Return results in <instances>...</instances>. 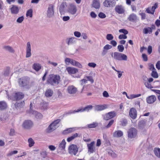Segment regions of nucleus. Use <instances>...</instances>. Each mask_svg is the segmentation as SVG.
<instances>
[{"mask_svg": "<svg viewBox=\"0 0 160 160\" xmlns=\"http://www.w3.org/2000/svg\"><path fill=\"white\" fill-rule=\"evenodd\" d=\"M18 152V151H12L10 152L7 155L8 156H10L14 154H16Z\"/></svg>", "mask_w": 160, "mask_h": 160, "instance_id": "63", "label": "nucleus"}, {"mask_svg": "<svg viewBox=\"0 0 160 160\" xmlns=\"http://www.w3.org/2000/svg\"><path fill=\"white\" fill-rule=\"evenodd\" d=\"M28 142L29 143V147H30L33 146L35 143L34 141L31 138H30L28 139Z\"/></svg>", "mask_w": 160, "mask_h": 160, "instance_id": "41", "label": "nucleus"}, {"mask_svg": "<svg viewBox=\"0 0 160 160\" xmlns=\"http://www.w3.org/2000/svg\"><path fill=\"white\" fill-rule=\"evenodd\" d=\"M67 7V5L66 3L63 2L60 5L59 8V11L61 14H62L64 13L65 8Z\"/></svg>", "mask_w": 160, "mask_h": 160, "instance_id": "24", "label": "nucleus"}, {"mask_svg": "<svg viewBox=\"0 0 160 160\" xmlns=\"http://www.w3.org/2000/svg\"><path fill=\"white\" fill-rule=\"evenodd\" d=\"M76 38L74 37H72L67 39V43L68 45L72 44L75 43L76 41Z\"/></svg>", "mask_w": 160, "mask_h": 160, "instance_id": "29", "label": "nucleus"}, {"mask_svg": "<svg viewBox=\"0 0 160 160\" xmlns=\"http://www.w3.org/2000/svg\"><path fill=\"white\" fill-rule=\"evenodd\" d=\"M137 134V131L134 128H131L129 129L128 131V137L130 138H135Z\"/></svg>", "mask_w": 160, "mask_h": 160, "instance_id": "10", "label": "nucleus"}, {"mask_svg": "<svg viewBox=\"0 0 160 160\" xmlns=\"http://www.w3.org/2000/svg\"><path fill=\"white\" fill-rule=\"evenodd\" d=\"M78 136V134L77 133H75L71 137H68L67 139V141L68 142H70L77 137Z\"/></svg>", "mask_w": 160, "mask_h": 160, "instance_id": "37", "label": "nucleus"}, {"mask_svg": "<svg viewBox=\"0 0 160 160\" xmlns=\"http://www.w3.org/2000/svg\"><path fill=\"white\" fill-rule=\"evenodd\" d=\"M24 104L25 103L24 101L20 102H17L16 103H15V106L16 108H20L24 106Z\"/></svg>", "mask_w": 160, "mask_h": 160, "instance_id": "35", "label": "nucleus"}, {"mask_svg": "<svg viewBox=\"0 0 160 160\" xmlns=\"http://www.w3.org/2000/svg\"><path fill=\"white\" fill-rule=\"evenodd\" d=\"M24 19L23 16H21L18 18L17 20V22L19 23H21L23 20Z\"/></svg>", "mask_w": 160, "mask_h": 160, "instance_id": "55", "label": "nucleus"}, {"mask_svg": "<svg viewBox=\"0 0 160 160\" xmlns=\"http://www.w3.org/2000/svg\"><path fill=\"white\" fill-rule=\"evenodd\" d=\"M127 36H126V35H125L124 34H121L119 35L118 37V38L119 39H126L127 38Z\"/></svg>", "mask_w": 160, "mask_h": 160, "instance_id": "61", "label": "nucleus"}, {"mask_svg": "<svg viewBox=\"0 0 160 160\" xmlns=\"http://www.w3.org/2000/svg\"><path fill=\"white\" fill-rule=\"evenodd\" d=\"M3 49L11 53H14V50L10 46H5L3 47Z\"/></svg>", "mask_w": 160, "mask_h": 160, "instance_id": "32", "label": "nucleus"}, {"mask_svg": "<svg viewBox=\"0 0 160 160\" xmlns=\"http://www.w3.org/2000/svg\"><path fill=\"white\" fill-rule=\"evenodd\" d=\"M92 108L93 107L92 105H89L83 108L79 109L77 110H75L74 111L71 110L67 112V114H69L72 113H75L78 112H82L84 111L88 112L89 110H92Z\"/></svg>", "mask_w": 160, "mask_h": 160, "instance_id": "3", "label": "nucleus"}, {"mask_svg": "<svg viewBox=\"0 0 160 160\" xmlns=\"http://www.w3.org/2000/svg\"><path fill=\"white\" fill-rule=\"evenodd\" d=\"M115 10L116 12L119 14H123L125 11L124 7L121 5L116 6L115 8Z\"/></svg>", "mask_w": 160, "mask_h": 160, "instance_id": "12", "label": "nucleus"}, {"mask_svg": "<svg viewBox=\"0 0 160 160\" xmlns=\"http://www.w3.org/2000/svg\"><path fill=\"white\" fill-rule=\"evenodd\" d=\"M98 124L97 122H95L92 123L88 125V128H96L98 125Z\"/></svg>", "mask_w": 160, "mask_h": 160, "instance_id": "40", "label": "nucleus"}, {"mask_svg": "<svg viewBox=\"0 0 160 160\" xmlns=\"http://www.w3.org/2000/svg\"><path fill=\"white\" fill-rule=\"evenodd\" d=\"M120 59L119 61H127L128 59V57L126 55L122 53H120Z\"/></svg>", "mask_w": 160, "mask_h": 160, "instance_id": "36", "label": "nucleus"}, {"mask_svg": "<svg viewBox=\"0 0 160 160\" xmlns=\"http://www.w3.org/2000/svg\"><path fill=\"white\" fill-rule=\"evenodd\" d=\"M60 121V119L54 121L48 126L47 130L48 132H51L56 129L58 127V124Z\"/></svg>", "mask_w": 160, "mask_h": 160, "instance_id": "4", "label": "nucleus"}, {"mask_svg": "<svg viewBox=\"0 0 160 160\" xmlns=\"http://www.w3.org/2000/svg\"><path fill=\"white\" fill-rule=\"evenodd\" d=\"M95 144V142L93 141L89 144H87V146L88 148V152L90 153H93L95 152V149L94 147V145Z\"/></svg>", "mask_w": 160, "mask_h": 160, "instance_id": "16", "label": "nucleus"}, {"mask_svg": "<svg viewBox=\"0 0 160 160\" xmlns=\"http://www.w3.org/2000/svg\"><path fill=\"white\" fill-rule=\"evenodd\" d=\"M98 16L101 18H104L106 17L105 14L102 12H100L98 14Z\"/></svg>", "mask_w": 160, "mask_h": 160, "instance_id": "62", "label": "nucleus"}, {"mask_svg": "<svg viewBox=\"0 0 160 160\" xmlns=\"http://www.w3.org/2000/svg\"><path fill=\"white\" fill-rule=\"evenodd\" d=\"M19 86L26 88H30L29 85V78L28 77H25L19 79L18 80Z\"/></svg>", "mask_w": 160, "mask_h": 160, "instance_id": "2", "label": "nucleus"}, {"mask_svg": "<svg viewBox=\"0 0 160 160\" xmlns=\"http://www.w3.org/2000/svg\"><path fill=\"white\" fill-rule=\"evenodd\" d=\"M31 113L34 115L35 117L38 118H41L42 117V115L41 113L36 111H31Z\"/></svg>", "mask_w": 160, "mask_h": 160, "instance_id": "33", "label": "nucleus"}, {"mask_svg": "<svg viewBox=\"0 0 160 160\" xmlns=\"http://www.w3.org/2000/svg\"><path fill=\"white\" fill-rule=\"evenodd\" d=\"M113 122H114V120H111L109 121L108 124L104 128H109L111 126V125L113 124Z\"/></svg>", "mask_w": 160, "mask_h": 160, "instance_id": "51", "label": "nucleus"}, {"mask_svg": "<svg viewBox=\"0 0 160 160\" xmlns=\"http://www.w3.org/2000/svg\"><path fill=\"white\" fill-rule=\"evenodd\" d=\"M47 17L48 18H52L54 15V5L50 4L49 5L47 11Z\"/></svg>", "mask_w": 160, "mask_h": 160, "instance_id": "6", "label": "nucleus"}, {"mask_svg": "<svg viewBox=\"0 0 160 160\" xmlns=\"http://www.w3.org/2000/svg\"><path fill=\"white\" fill-rule=\"evenodd\" d=\"M66 144V142L65 140L64 139H63L59 145L58 150L61 153H64Z\"/></svg>", "mask_w": 160, "mask_h": 160, "instance_id": "8", "label": "nucleus"}, {"mask_svg": "<svg viewBox=\"0 0 160 160\" xmlns=\"http://www.w3.org/2000/svg\"><path fill=\"white\" fill-rule=\"evenodd\" d=\"M77 11L76 6L73 4H71L68 10L69 12L71 14L74 15L76 13Z\"/></svg>", "mask_w": 160, "mask_h": 160, "instance_id": "18", "label": "nucleus"}, {"mask_svg": "<svg viewBox=\"0 0 160 160\" xmlns=\"http://www.w3.org/2000/svg\"><path fill=\"white\" fill-rule=\"evenodd\" d=\"M74 36L77 38H79L81 36V33L79 32L75 31L74 32Z\"/></svg>", "mask_w": 160, "mask_h": 160, "instance_id": "64", "label": "nucleus"}, {"mask_svg": "<svg viewBox=\"0 0 160 160\" xmlns=\"http://www.w3.org/2000/svg\"><path fill=\"white\" fill-rule=\"evenodd\" d=\"M33 126V122L30 120H26L23 123L22 127L25 129H29Z\"/></svg>", "mask_w": 160, "mask_h": 160, "instance_id": "7", "label": "nucleus"}, {"mask_svg": "<svg viewBox=\"0 0 160 160\" xmlns=\"http://www.w3.org/2000/svg\"><path fill=\"white\" fill-rule=\"evenodd\" d=\"M119 32L123 33L125 35H126L128 34V31L124 29H120L119 30Z\"/></svg>", "mask_w": 160, "mask_h": 160, "instance_id": "52", "label": "nucleus"}, {"mask_svg": "<svg viewBox=\"0 0 160 160\" xmlns=\"http://www.w3.org/2000/svg\"><path fill=\"white\" fill-rule=\"evenodd\" d=\"M75 60L69 58H66L65 60V62L66 65H69L70 64L73 65L74 64Z\"/></svg>", "mask_w": 160, "mask_h": 160, "instance_id": "26", "label": "nucleus"}, {"mask_svg": "<svg viewBox=\"0 0 160 160\" xmlns=\"http://www.w3.org/2000/svg\"><path fill=\"white\" fill-rule=\"evenodd\" d=\"M141 96V94H131L129 95L128 97V98L129 99H132L134 98H135L139 97Z\"/></svg>", "mask_w": 160, "mask_h": 160, "instance_id": "42", "label": "nucleus"}, {"mask_svg": "<svg viewBox=\"0 0 160 160\" xmlns=\"http://www.w3.org/2000/svg\"><path fill=\"white\" fill-rule=\"evenodd\" d=\"M60 78L59 75L53 74H50L49 75L47 82L48 83L52 85H57L59 83Z\"/></svg>", "mask_w": 160, "mask_h": 160, "instance_id": "1", "label": "nucleus"}, {"mask_svg": "<svg viewBox=\"0 0 160 160\" xmlns=\"http://www.w3.org/2000/svg\"><path fill=\"white\" fill-rule=\"evenodd\" d=\"M103 5L107 7H112L116 4V2L113 0H105L103 2Z\"/></svg>", "mask_w": 160, "mask_h": 160, "instance_id": "9", "label": "nucleus"}, {"mask_svg": "<svg viewBox=\"0 0 160 160\" xmlns=\"http://www.w3.org/2000/svg\"><path fill=\"white\" fill-rule=\"evenodd\" d=\"M10 10L11 13L13 14H17L19 12L20 8L16 5H12L10 8Z\"/></svg>", "mask_w": 160, "mask_h": 160, "instance_id": "15", "label": "nucleus"}, {"mask_svg": "<svg viewBox=\"0 0 160 160\" xmlns=\"http://www.w3.org/2000/svg\"><path fill=\"white\" fill-rule=\"evenodd\" d=\"M128 19L131 22H136L137 19V17L136 14L134 13H132L128 17Z\"/></svg>", "mask_w": 160, "mask_h": 160, "instance_id": "22", "label": "nucleus"}, {"mask_svg": "<svg viewBox=\"0 0 160 160\" xmlns=\"http://www.w3.org/2000/svg\"><path fill=\"white\" fill-rule=\"evenodd\" d=\"M48 104L46 102H43L42 103V108L44 109H47L48 108Z\"/></svg>", "mask_w": 160, "mask_h": 160, "instance_id": "59", "label": "nucleus"}, {"mask_svg": "<svg viewBox=\"0 0 160 160\" xmlns=\"http://www.w3.org/2000/svg\"><path fill=\"white\" fill-rule=\"evenodd\" d=\"M41 66L38 63H34L33 65L32 68L36 71H39L41 69Z\"/></svg>", "mask_w": 160, "mask_h": 160, "instance_id": "34", "label": "nucleus"}, {"mask_svg": "<svg viewBox=\"0 0 160 160\" xmlns=\"http://www.w3.org/2000/svg\"><path fill=\"white\" fill-rule=\"evenodd\" d=\"M88 65L89 67L94 68L97 65L94 62H89L88 64Z\"/></svg>", "mask_w": 160, "mask_h": 160, "instance_id": "60", "label": "nucleus"}, {"mask_svg": "<svg viewBox=\"0 0 160 160\" xmlns=\"http://www.w3.org/2000/svg\"><path fill=\"white\" fill-rule=\"evenodd\" d=\"M66 70L68 73L70 74H74L78 72V69L77 68L72 67H68Z\"/></svg>", "mask_w": 160, "mask_h": 160, "instance_id": "17", "label": "nucleus"}, {"mask_svg": "<svg viewBox=\"0 0 160 160\" xmlns=\"http://www.w3.org/2000/svg\"><path fill=\"white\" fill-rule=\"evenodd\" d=\"M24 96V95L22 92H18L15 93L14 98L16 100H18L23 98Z\"/></svg>", "mask_w": 160, "mask_h": 160, "instance_id": "21", "label": "nucleus"}, {"mask_svg": "<svg viewBox=\"0 0 160 160\" xmlns=\"http://www.w3.org/2000/svg\"><path fill=\"white\" fill-rule=\"evenodd\" d=\"M106 38L108 40L110 41L113 39V37L112 34H108L106 36Z\"/></svg>", "mask_w": 160, "mask_h": 160, "instance_id": "50", "label": "nucleus"}, {"mask_svg": "<svg viewBox=\"0 0 160 160\" xmlns=\"http://www.w3.org/2000/svg\"><path fill=\"white\" fill-rule=\"evenodd\" d=\"M78 151V148L76 145L72 144L68 147V153L71 155H76Z\"/></svg>", "mask_w": 160, "mask_h": 160, "instance_id": "5", "label": "nucleus"}, {"mask_svg": "<svg viewBox=\"0 0 160 160\" xmlns=\"http://www.w3.org/2000/svg\"><path fill=\"white\" fill-rule=\"evenodd\" d=\"M75 130L74 128H68L64 131V133H69Z\"/></svg>", "mask_w": 160, "mask_h": 160, "instance_id": "49", "label": "nucleus"}, {"mask_svg": "<svg viewBox=\"0 0 160 160\" xmlns=\"http://www.w3.org/2000/svg\"><path fill=\"white\" fill-rule=\"evenodd\" d=\"M129 115L132 119L136 118L137 115L136 110L133 108H131L129 112Z\"/></svg>", "mask_w": 160, "mask_h": 160, "instance_id": "19", "label": "nucleus"}, {"mask_svg": "<svg viewBox=\"0 0 160 160\" xmlns=\"http://www.w3.org/2000/svg\"><path fill=\"white\" fill-rule=\"evenodd\" d=\"M26 15L27 17L29 16L31 18L32 16V9L28 10L26 13Z\"/></svg>", "mask_w": 160, "mask_h": 160, "instance_id": "46", "label": "nucleus"}, {"mask_svg": "<svg viewBox=\"0 0 160 160\" xmlns=\"http://www.w3.org/2000/svg\"><path fill=\"white\" fill-rule=\"evenodd\" d=\"M53 91L51 89H48L46 90L45 92V96L49 98L51 97L53 95Z\"/></svg>", "mask_w": 160, "mask_h": 160, "instance_id": "28", "label": "nucleus"}, {"mask_svg": "<svg viewBox=\"0 0 160 160\" xmlns=\"http://www.w3.org/2000/svg\"><path fill=\"white\" fill-rule=\"evenodd\" d=\"M151 75L152 77L155 78H157L158 77V73L156 72V70L152 71Z\"/></svg>", "mask_w": 160, "mask_h": 160, "instance_id": "45", "label": "nucleus"}, {"mask_svg": "<svg viewBox=\"0 0 160 160\" xmlns=\"http://www.w3.org/2000/svg\"><path fill=\"white\" fill-rule=\"evenodd\" d=\"M123 135V132L121 130L115 131L113 133V136L115 138H120Z\"/></svg>", "mask_w": 160, "mask_h": 160, "instance_id": "23", "label": "nucleus"}, {"mask_svg": "<svg viewBox=\"0 0 160 160\" xmlns=\"http://www.w3.org/2000/svg\"><path fill=\"white\" fill-rule=\"evenodd\" d=\"M121 124L122 126H125L127 124V120L125 118H122L121 120Z\"/></svg>", "mask_w": 160, "mask_h": 160, "instance_id": "47", "label": "nucleus"}, {"mask_svg": "<svg viewBox=\"0 0 160 160\" xmlns=\"http://www.w3.org/2000/svg\"><path fill=\"white\" fill-rule=\"evenodd\" d=\"M73 66H76L80 68H82V64L76 60L75 61Z\"/></svg>", "mask_w": 160, "mask_h": 160, "instance_id": "44", "label": "nucleus"}, {"mask_svg": "<svg viewBox=\"0 0 160 160\" xmlns=\"http://www.w3.org/2000/svg\"><path fill=\"white\" fill-rule=\"evenodd\" d=\"M152 32V30L150 27L146 28L143 29V33L145 34H147L148 33H151Z\"/></svg>", "mask_w": 160, "mask_h": 160, "instance_id": "38", "label": "nucleus"}, {"mask_svg": "<svg viewBox=\"0 0 160 160\" xmlns=\"http://www.w3.org/2000/svg\"><path fill=\"white\" fill-rule=\"evenodd\" d=\"M156 99V97L154 95H151L146 98L147 102L149 104H152L155 102Z\"/></svg>", "mask_w": 160, "mask_h": 160, "instance_id": "20", "label": "nucleus"}, {"mask_svg": "<svg viewBox=\"0 0 160 160\" xmlns=\"http://www.w3.org/2000/svg\"><path fill=\"white\" fill-rule=\"evenodd\" d=\"M73 66H76L80 68H82V64L76 60L75 61Z\"/></svg>", "mask_w": 160, "mask_h": 160, "instance_id": "43", "label": "nucleus"}, {"mask_svg": "<svg viewBox=\"0 0 160 160\" xmlns=\"http://www.w3.org/2000/svg\"><path fill=\"white\" fill-rule=\"evenodd\" d=\"M155 155L158 157L160 158V149L155 148L154 150Z\"/></svg>", "mask_w": 160, "mask_h": 160, "instance_id": "39", "label": "nucleus"}, {"mask_svg": "<svg viewBox=\"0 0 160 160\" xmlns=\"http://www.w3.org/2000/svg\"><path fill=\"white\" fill-rule=\"evenodd\" d=\"M120 52H115L111 53V56L114 59L116 60L119 61L120 59Z\"/></svg>", "mask_w": 160, "mask_h": 160, "instance_id": "25", "label": "nucleus"}, {"mask_svg": "<svg viewBox=\"0 0 160 160\" xmlns=\"http://www.w3.org/2000/svg\"><path fill=\"white\" fill-rule=\"evenodd\" d=\"M158 6V3H156L154 4V6L152 7L151 11H152V13H154L155 10L157 8Z\"/></svg>", "mask_w": 160, "mask_h": 160, "instance_id": "57", "label": "nucleus"}, {"mask_svg": "<svg viewBox=\"0 0 160 160\" xmlns=\"http://www.w3.org/2000/svg\"><path fill=\"white\" fill-rule=\"evenodd\" d=\"M31 49L30 43V42H28L27 43L26 46V58H28L31 57Z\"/></svg>", "mask_w": 160, "mask_h": 160, "instance_id": "14", "label": "nucleus"}, {"mask_svg": "<svg viewBox=\"0 0 160 160\" xmlns=\"http://www.w3.org/2000/svg\"><path fill=\"white\" fill-rule=\"evenodd\" d=\"M7 107V104L4 101H0V110H3L6 109Z\"/></svg>", "mask_w": 160, "mask_h": 160, "instance_id": "31", "label": "nucleus"}, {"mask_svg": "<svg viewBox=\"0 0 160 160\" xmlns=\"http://www.w3.org/2000/svg\"><path fill=\"white\" fill-rule=\"evenodd\" d=\"M149 69L152 71L153 70H156V69L154 68V66L153 64H149Z\"/></svg>", "mask_w": 160, "mask_h": 160, "instance_id": "56", "label": "nucleus"}, {"mask_svg": "<svg viewBox=\"0 0 160 160\" xmlns=\"http://www.w3.org/2000/svg\"><path fill=\"white\" fill-rule=\"evenodd\" d=\"M92 6L93 8L96 9H98L100 7V4L98 0H93Z\"/></svg>", "mask_w": 160, "mask_h": 160, "instance_id": "30", "label": "nucleus"}, {"mask_svg": "<svg viewBox=\"0 0 160 160\" xmlns=\"http://www.w3.org/2000/svg\"><path fill=\"white\" fill-rule=\"evenodd\" d=\"M117 48L120 52H122L124 50V47L122 45H118Z\"/></svg>", "mask_w": 160, "mask_h": 160, "instance_id": "48", "label": "nucleus"}, {"mask_svg": "<svg viewBox=\"0 0 160 160\" xmlns=\"http://www.w3.org/2000/svg\"><path fill=\"white\" fill-rule=\"evenodd\" d=\"M107 108L106 105H97L95 106V110L96 111L103 110Z\"/></svg>", "mask_w": 160, "mask_h": 160, "instance_id": "27", "label": "nucleus"}, {"mask_svg": "<svg viewBox=\"0 0 160 160\" xmlns=\"http://www.w3.org/2000/svg\"><path fill=\"white\" fill-rule=\"evenodd\" d=\"M67 91L70 94H74L77 92V89L73 85H70L68 87Z\"/></svg>", "mask_w": 160, "mask_h": 160, "instance_id": "11", "label": "nucleus"}, {"mask_svg": "<svg viewBox=\"0 0 160 160\" xmlns=\"http://www.w3.org/2000/svg\"><path fill=\"white\" fill-rule=\"evenodd\" d=\"M109 154L112 157H116L117 156L116 154L112 151L110 150L108 152Z\"/></svg>", "mask_w": 160, "mask_h": 160, "instance_id": "58", "label": "nucleus"}, {"mask_svg": "<svg viewBox=\"0 0 160 160\" xmlns=\"http://www.w3.org/2000/svg\"><path fill=\"white\" fill-rule=\"evenodd\" d=\"M116 115V113L114 111L105 114L103 118L105 120H108L115 117Z\"/></svg>", "mask_w": 160, "mask_h": 160, "instance_id": "13", "label": "nucleus"}, {"mask_svg": "<svg viewBox=\"0 0 160 160\" xmlns=\"http://www.w3.org/2000/svg\"><path fill=\"white\" fill-rule=\"evenodd\" d=\"M112 48V46L109 44H107L103 48L107 51L108 50Z\"/></svg>", "mask_w": 160, "mask_h": 160, "instance_id": "54", "label": "nucleus"}, {"mask_svg": "<svg viewBox=\"0 0 160 160\" xmlns=\"http://www.w3.org/2000/svg\"><path fill=\"white\" fill-rule=\"evenodd\" d=\"M144 85H145L146 87L148 88H152V86L151 85V84L150 83V82H144Z\"/></svg>", "mask_w": 160, "mask_h": 160, "instance_id": "53", "label": "nucleus"}]
</instances>
